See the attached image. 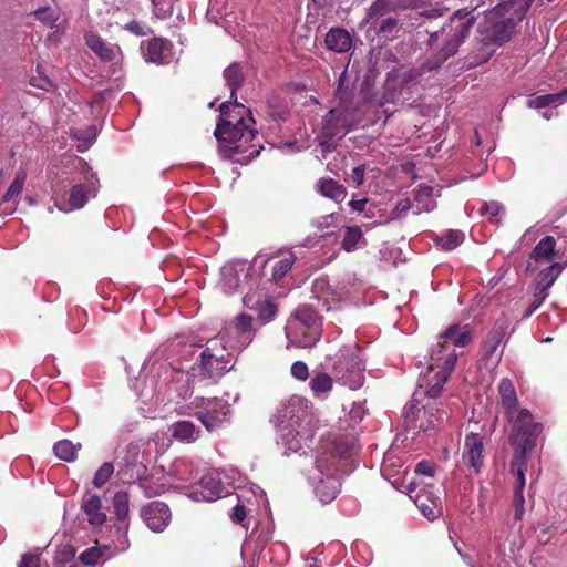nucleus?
I'll return each mask as SVG.
<instances>
[{
  "label": "nucleus",
  "instance_id": "18",
  "mask_svg": "<svg viewBox=\"0 0 567 567\" xmlns=\"http://www.w3.org/2000/svg\"><path fill=\"white\" fill-rule=\"evenodd\" d=\"M96 183L97 178L94 174L85 175L83 179L72 186L68 207H59V209L66 213L82 208L89 200L90 195H94Z\"/></svg>",
  "mask_w": 567,
  "mask_h": 567
},
{
  "label": "nucleus",
  "instance_id": "46",
  "mask_svg": "<svg viewBox=\"0 0 567 567\" xmlns=\"http://www.w3.org/2000/svg\"><path fill=\"white\" fill-rule=\"evenodd\" d=\"M505 208L504 206L498 202H488L484 203L482 207L480 208L481 215L488 216L491 221L497 223L498 220L494 219L497 216L504 214Z\"/></svg>",
  "mask_w": 567,
  "mask_h": 567
},
{
  "label": "nucleus",
  "instance_id": "40",
  "mask_svg": "<svg viewBox=\"0 0 567 567\" xmlns=\"http://www.w3.org/2000/svg\"><path fill=\"white\" fill-rule=\"evenodd\" d=\"M464 240V234L461 230H449L445 235L436 239V244L444 250H452Z\"/></svg>",
  "mask_w": 567,
  "mask_h": 567
},
{
  "label": "nucleus",
  "instance_id": "63",
  "mask_svg": "<svg viewBox=\"0 0 567 567\" xmlns=\"http://www.w3.org/2000/svg\"><path fill=\"white\" fill-rule=\"evenodd\" d=\"M367 199L351 200L350 205L354 210L362 212L365 207Z\"/></svg>",
  "mask_w": 567,
  "mask_h": 567
},
{
  "label": "nucleus",
  "instance_id": "50",
  "mask_svg": "<svg viewBox=\"0 0 567 567\" xmlns=\"http://www.w3.org/2000/svg\"><path fill=\"white\" fill-rule=\"evenodd\" d=\"M411 208H414V205L411 204L409 198L400 199L391 212V218H402Z\"/></svg>",
  "mask_w": 567,
  "mask_h": 567
},
{
  "label": "nucleus",
  "instance_id": "17",
  "mask_svg": "<svg viewBox=\"0 0 567 567\" xmlns=\"http://www.w3.org/2000/svg\"><path fill=\"white\" fill-rule=\"evenodd\" d=\"M141 517L153 532H163L171 522V511L165 503L151 502L141 509Z\"/></svg>",
  "mask_w": 567,
  "mask_h": 567
},
{
  "label": "nucleus",
  "instance_id": "54",
  "mask_svg": "<svg viewBox=\"0 0 567 567\" xmlns=\"http://www.w3.org/2000/svg\"><path fill=\"white\" fill-rule=\"evenodd\" d=\"M155 14L163 19L171 13V2L167 0H152Z\"/></svg>",
  "mask_w": 567,
  "mask_h": 567
},
{
  "label": "nucleus",
  "instance_id": "45",
  "mask_svg": "<svg viewBox=\"0 0 567 567\" xmlns=\"http://www.w3.org/2000/svg\"><path fill=\"white\" fill-rule=\"evenodd\" d=\"M34 16L48 27L53 28L59 19V11L49 7H44L34 11Z\"/></svg>",
  "mask_w": 567,
  "mask_h": 567
},
{
  "label": "nucleus",
  "instance_id": "29",
  "mask_svg": "<svg viewBox=\"0 0 567 567\" xmlns=\"http://www.w3.org/2000/svg\"><path fill=\"white\" fill-rule=\"evenodd\" d=\"M556 240L553 236H545L532 250L529 259L536 262H551L555 256Z\"/></svg>",
  "mask_w": 567,
  "mask_h": 567
},
{
  "label": "nucleus",
  "instance_id": "56",
  "mask_svg": "<svg viewBox=\"0 0 567 567\" xmlns=\"http://www.w3.org/2000/svg\"><path fill=\"white\" fill-rule=\"evenodd\" d=\"M415 473L426 475V476H433L434 466L430 462L422 461V462L417 463V465L415 466Z\"/></svg>",
  "mask_w": 567,
  "mask_h": 567
},
{
  "label": "nucleus",
  "instance_id": "25",
  "mask_svg": "<svg viewBox=\"0 0 567 567\" xmlns=\"http://www.w3.org/2000/svg\"><path fill=\"white\" fill-rule=\"evenodd\" d=\"M84 38L87 47L103 61H113L120 52L117 45L106 43L94 32H86Z\"/></svg>",
  "mask_w": 567,
  "mask_h": 567
},
{
  "label": "nucleus",
  "instance_id": "43",
  "mask_svg": "<svg viewBox=\"0 0 567 567\" xmlns=\"http://www.w3.org/2000/svg\"><path fill=\"white\" fill-rule=\"evenodd\" d=\"M115 465L111 462L103 463L96 471L93 485L97 488L102 487L114 473Z\"/></svg>",
  "mask_w": 567,
  "mask_h": 567
},
{
  "label": "nucleus",
  "instance_id": "32",
  "mask_svg": "<svg viewBox=\"0 0 567 567\" xmlns=\"http://www.w3.org/2000/svg\"><path fill=\"white\" fill-rule=\"evenodd\" d=\"M435 207L436 202L433 198L432 188L419 185L414 190V214L429 213Z\"/></svg>",
  "mask_w": 567,
  "mask_h": 567
},
{
  "label": "nucleus",
  "instance_id": "20",
  "mask_svg": "<svg viewBox=\"0 0 567 567\" xmlns=\"http://www.w3.org/2000/svg\"><path fill=\"white\" fill-rule=\"evenodd\" d=\"M413 79L412 72L409 73H399L391 72L388 74L385 83H384V95L380 100L379 104L383 105L385 103H398L400 101V96L402 91L411 80Z\"/></svg>",
  "mask_w": 567,
  "mask_h": 567
},
{
  "label": "nucleus",
  "instance_id": "41",
  "mask_svg": "<svg viewBox=\"0 0 567 567\" xmlns=\"http://www.w3.org/2000/svg\"><path fill=\"white\" fill-rule=\"evenodd\" d=\"M561 271L563 266L560 264H551L549 267L539 272V286H544V288H549L555 282V280L557 279Z\"/></svg>",
  "mask_w": 567,
  "mask_h": 567
},
{
  "label": "nucleus",
  "instance_id": "35",
  "mask_svg": "<svg viewBox=\"0 0 567 567\" xmlns=\"http://www.w3.org/2000/svg\"><path fill=\"white\" fill-rule=\"evenodd\" d=\"M278 257L280 259L272 266V279L275 281L281 280L296 261V256L290 250L280 252Z\"/></svg>",
  "mask_w": 567,
  "mask_h": 567
},
{
  "label": "nucleus",
  "instance_id": "26",
  "mask_svg": "<svg viewBox=\"0 0 567 567\" xmlns=\"http://www.w3.org/2000/svg\"><path fill=\"white\" fill-rule=\"evenodd\" d=\"M171 433L178 441L192 443L199 437L200 430L193 422L182 420L171 425Z\"/></svg>",
  "mask_w": 567,
  "mask_h": 567
},
{
  "label": "nucleus",
  "instance_id": "61",
  "mask_svg": "<svg viewBox=\"0 0 567 567\" xmlns=\"http://www.w3.org/2000/svg\"><path fill=\"white\" fill-rule=\"evenodd\" d=\"M547 290L548 288H544V286H539V282L537 284L535 297L537 298V301H540V303L546 299L547 297Z\"/></svg>",
  "mask_w": 567,
  "mask_h": 567
},
{
  "label": "nucleus",
  "instance_id": "38",
  "mask_svg": "<svg viewBox=\"0 0 567 567\" xmlns=\"http://www.w3.org/2000/svg\"><path fill=\"white\" fill-rule=\"evenodd\" d=\"M165 43L161 39H152L147 42L146 48L142 47L143 55L146 61L152 63H163Z\"/></svg>",
  "mask_w": 567,
  "mask_h": 567
},
{
  "label": "nucleus",
  "instance_id": "7",
  "mask_svg": "<svg viewBox=\"0 0 567 567\" xmlns=\"http://www.w3.org/2000/svg\"><path fill=\"white\" fill-rule=\"evenodd\" d=\"M355 85L350 81L347 70L341 72L336 91L337 105L322 120V134L331 140L343 136L351 122V115L358 109L359 103L354 96Z\"/></svg>",
  "mask_w": 567,
  "mask_h": 567
},
{
  "label": "nucleus",
  "instance_id": "10",
  "mask_svg": "<svg viewBox=\"0 0 567 567\" xmlns=\"http://www.w3.org/2000/svg\"><path fill=\"white\" fill-rule=\"evenodd\" d=\"M194 415L208 432L221 427L229 421L230 409L226 401L218 398H195L192 402Z\"/></svg>",
  "mask_w": 567,
  "mask_h": 567
},
{
  "label": "nucleus",
  "instance_id": "59",
  "mask_svg": "<svg viewBox=\"0 0 567 567\" xmlns=\"http://www.w3.org/2000/svg\"><path fill=\"white\" fill-rule=\"evenodd\" d=\"M39 557L37 555H25L22 557V560L19 567H39Z\"/></svg>",
  "mask_w": 567,
  "mask_h": 567
},
{
  "label": "nucleus",
  "instance_id": "21",
  "mask_svg": "<svg viewBox=\"0 0 567 567\" xmlns=\"http://www.w3.org/2000/svg\"><path fill=\"white\" fill-rule=\"evenodd\" d=\"M312 296L322 301L326 310H330L332 305L339 302L344 297L343 288L332 287L326 278H318L312 284Z\"/></svg>",
  "mask_w": 567,
  "mask_h": 567
},
{
  "label": "nucleus",
  "instance_id": "3",
  "mask_svg": "<svg viewBox=\"0 0 567 567\" xmlns=\"http://www.w3.org/2000/svg\"><path fill=\"white\" fill-rule=\"evenodd\" d=\"M249 123H254L250 111L237 100L220 104L214 135L228 157L246 154L245 158L250 159L259 154L257 145L252 144L258 132L250 128Z\"/></svg>",
  "mask_w": 567,
  "mask_h": 567
},
{
  "label": "nucleus",
  "instance_id": "22",
  "mask_svg": "<svg viewBox=\"0 0 567 567\" xmlns=\"http://www.w3.org/2000/svg\"><path fill=\"white\" fill-rule=\"evenodd\" d=\"M81 511L86 520L93 527L102 526L106 520V514L102 508L101 498L91 492H86L81 502Z\"/></svg>",
  "mask_w": 567,
  "mask_h": 567
},
{
  "label": "nucleus",
  "instance_id": "27",
  "mask_svg": "<svg viewBox=\"0 0 567 567\" xmlns=\"http://www.w3.org/2000/svg\"><path fill=\"white\" fill-rule=\"evenodd\" d=\"M317 192L336 203H341L347 195L346 188L332 178H321L316 184Z\"/></svg>",
  "mask_w": 567,
  "mask_h": 567
},
{
  "label": "nucleus",
  "instance_id": "1",
  "mask_svg": "<svg viewBox=\"0 0 567 567\" xmlns=\"http://www.w3.org/2000/svg\"><path fill=\"white\" fill-rule=\"evenodd\" d=\"M498 392L506 416L511 423L509 442L514 449L511 471L515 475L514 507L515 519L520 520L524 515L525 471L527 468V454L535 447L536 439L543 431L542 423L534 422L530 412L517 406L515 388L511 380L502 379Z\"/></svg>",
  "mask_w": 567,
  "mask_h": 567
},
{
  "label": "nucleus",
  "instance_id": "39",
  "mask_svg": "<svg viewBox=\"0 0 567 567\" xmlns=\"http://www.w3.org/2000/svg\"><path fill=\"white\" fill-rule=\"evenodd\" d=\"M113 507L118 520H126L130 514L128 495L126 492L118 491L113 497Z\"/></svg>",
  "mask_w": 567,
  "mask_h": 567
},
{
  "label": "nucleus",
  "instance_id": "42",
  "mask_svg": "<svg viewBox=\"0 0 567 567\" xmlns=\"http://www.w3.org/2000/svg\"><path fill=\"white\" fill-rule=\"evenodd\" d=\"M566 101H567V90H563L561 92H559L557 94H547V95L537 96L536 99H534L529 102V105L534 106L536 109H542L551 103L566 102Z\"/></svg>",
  "mask_w": 567,
  "mask_h": 567
},
{
  "label": "nucleus",
  "instance_id": "24",
  "mask_svg": "<svg viewBox=\"0 0 567 567\" xmlns=\"http://www.w3.org/2000/svg\"><path fill=\"white\" fill-rule=\"evenodd\" d=\"M437 339L449 346L450 349L465 347L472 341V330L466 324H452Z\"/></svg>",
  "mask_w": 567,
  "mask_h": 567
},
{
  "label": "nucleus",
  "instance_id": "14",
  "mask_svg": "<svg viewBox=\"0 0 567 567\" xmlns=\"http://www.w3.org/2000/svg\"><path fill=\"white\" fill-rule=\"evenodd\" d=\"M254 318L246 313H240L225 328V336L231 350L246 348L254 339L255 328Z\"/></svg>",
  "mask_w": 567,
  "mask_h": 567
},
{
  "label": "nucleus",
  "instance_id": "48",
  "mask_svg": "<svg viewBox=\"0 0 567 567\" xmlns=\"http://www.w3.org/2000/svg\"><path fill=\"white\" fill-rule=\"evenodd\" d=\"M361 238V230L359 228H347L342 240V247L347 251H351L355 248L359 239Z\"/></svg>",
  "mask_w": 567,
  "mask_h": 567
},
{
  "label": "nucleus",
  "instance_id": "31",
  "mask_svg": "<svg viewBox=\"0 0 567 567\" xmlns=\"http://www.w3.org/2000/svg\"><path fill=\"white\" fill-rule=\"evenodd\" d=\"M327 48L334 52H346L351 48V37L343 29H331L326 35Z\"/></svg>",
  "mask_w": 567,
  "mask_h": 567
},
{
  "label": "nucleus",
  "instance_id": "2",
  "mask_svg": "<svg viewBox=\"0 0 567 567\" xmlns=\"http://www.w3.org/2000/svg\"><path fill=\"white\" fill-rule=\"evenodd\" d=\"M457 355L455 349H450L440 339L430 350L427 370L420 375L411 404L406 408L411 411L416 405H422L419 429L423 432H431L449 420L444 404L436 400L441 396L443 386L455 367Z\"/></svg>",
  "mask_w": 567,
  "mask_h": 567
},
{
  "label": "nucleus",
  "instance_id": "44",
  "mask_svg": "<svg viewBox=\"0 0 567 567\" xmlns=\"http://www.w3.org/2000/svg\"><path fill=\"white\" fill-rule=\"evenodd\" d=\"M24 182H25V173L19 172L16 175L11 185L9 186L7 193L4 194L3 199L6 202H10V200H13L14 198H17L22 192Z\"/></svg>",
  "mask_w": 567,
  "mask_h": 567
},
{
  "label": "nucleus",
  "instance_id": "34",
  "mask_svg": "<svg viewBox=\"0 0 567 567\" xmlns=\"http://www.w3.org/2000/svg\"><path fill=\"white\" fill-rule=\"evenodd\" d=\"M224 79L227 86L230 89V100H237L236 91L241 86L245 80L241 68L236 63L230 64L224 71Z\"/></svg>",
  "mask_w": 567,
  "mask_h": 567
},
{
  "label": "nucleus",
  "instance_id": "37",
  "mask_svg": "<svg viewBox=\"0 0 567 567\" xmlns=\"http://www.w3.org/2000/svg\"><path fill=\"white\" fill-rule=\"evenodd\" d=\"M332 378L327 373H318L310 381V388L319 399H326L332 389Z\"/></svg>",
  "mask_w": 567,
  "mask_h": 567
},
{
  "label": "nucleus",
  "instance_id": "36",
  "mask_svg": "<svg viewBox=\"0 0 567 567\" xmlns=\"http://www.w3.org/2000/svg\"><path fill=\"white\" fill-rule=\"evenodd\" d=\"M81 444H74L69 440H61L53 446L54 454L62 461L73 462L76 458Z\"/></svg>",
  "mask_w": 567,
  "mask_h": 567
},
{
  "label": "nucleus",
  "instance_id": "52",
  "mask_svg": "<svg viewBox=\"0 0 567 567\" xmlns=\"http://www.w3.org/2000/svg\"><path fill=\"white\" fill-rule=\"evenodd\" d=\"M291 375L299 381H306L309 377L307 364L301 361H296L291 365Z\"/></svg>",
  "mask_w": 567,
  "mask_h": 567
},
{
  "label": "nucleus",
  "instance_id": "57",
  "mask_svg": "<svg viewBox=\"0 0 567 567\" xmlns=\"http://www.w3.org/2000/svg\"><path fill=\"white\" fill-rule=\"evenodd\" d=\"M125 30L130 31L135 35H145L146 27L141 24L140 22L132 21L125 25Z\"/></svg>",
  "mask_w": 567,
  "mask_h": 567
},
{
  "label": "nucleus",
  "instance_id": "16",
  "mask_svg": "<svg viewBox=\"0 0 567 567\" xmlns=\"http://www.w3.org/2000/svg\"><path fill=\"white\" fill-rule=\"evenodd\" d=\"M462 464L470 470L471 473L477 474L484 464V441L476 433H470L465 436Z\"/></svg>",
  "mask_w": 567,
  "mask_h": 567
},
{
  "label": "nucleus",
  "instance_id": "30",
  "mask_svg": "<svg viewBox=\"0 0 567 567\" xmlns=\"http://www.w3.org/2000/svg\"><path fill=\"white\" fill-rule=\"evenodd\" d=\"M477 48L467 55L466 64L468 68H475L487 62L492 55L494 54L493 42H485L481 40V35L478 34Z\"/></svg>",
  "mask_w": 567,
  "mask_h": 567
},
{
  "label": "nucleus",
  "instance_id": "9",
  "mask_svg": "<svg viewBox=\"0 0 567 567\" xmlns=\"http://www.w3.org/2000/svg\"><path fill=\"white\" fill-rule=\"evenodd\" d=\"M363 370L360 348L357 344L346 346L337 352L333 373L342 384L352 390L361 388L364 380Z\"/></svg>",
  "mask_w": 567,
  "mask_h": 567
},
{
  "label": "nucleus",
  "instance_id": "15",
  "mask_svg": "<svg viewBox=\"0 0 567 567\" xmlns=\"http://www.w3.org/2000/svg\"><path fill=\"white\" fill-rule=\"evenodd\" d=\"M416 484L414 482L410 483V493H414V495H410V497L414 501V504L421 511L424 517L429 520H434L437 518L442 512L440 497L433 492L432 488H429L426 485L416 491Z\"/></svg>",
  "mask_w": 567,
  "mask_h": 567
},
{
  "label": "nucleus",
  "instance_id": "12",
  "mask_svg": "<svg viewBox=\"0 0 567 567\" xmlns=\"http://www.w3.org/2000/svg\"><path fill=\"white\" fill-rule=\"evenodd\" d=\"M114 462L118 476L125 482L142 480L146 474L142 444L138 442H131L118 450Z\"/></svg>",
  "mask_w": 567,
  "mask_h": 567
},
{
  "label": "nucleus",
  "instance_id": "23",
  "mask_svg": "<svg viewBox=\"0 0 567 567\" xmlns=\"http://www.w3.org/2000/svg\"><path fill=\"white\" fill-rule=\"evenodd\" d=\"M412 4L408 0H374L367 11V22L374 23L381 17L398 10H404ZM416 7V4H413Z\"/></svg>",
  "mask_w": 567,
  "mask_h": 567
},
{
  "label": "nucleus",
  "instance_id": "5",
  "mask_svg": "<svg viewBox=\"0 0 567 567\" xmlns=\"http://www.w3.org/2000/svg\"><path fill=\"white\" fill-rule=\"evenodd\" d=\"M530 0H505L487 11L478 24L481 40L502 45L515 32L516 25L523 20L530 7Z\"/></svg>",
  "mask_w": 567,
  "mask_h": 567
},
{
  "label": "nucleus",
  "instance_id": "33",
  "mask_svg": "<svg viewBox=\"0 0 567 567\" xmlns=\"http://www.w3.org/2000/svg\"><path fill=\"white\" fill-rule=\"evenodd\" d=\"M219 286L227 295L234 293L239 286V272L234 264H227L220 269Z\"/></svg>",
  "mask_w": 567,
  "mask_h": 567
},
{
  "label": "nucleus",
  "instance_id": "49",
  "mask_svg": "<svg viewBox=\"0 0 567 567\" xmlns=\"http://www.w3.org/2000/svg\"><path fill=\"white\" fill-rule=\"evenodd\" d=\"M75 556V549L71 545H62L55 551V563L59 565H65L71 561Z\"/></svg>",
  "mask_w": 567,
  "mask_h": 567
},
{
  "label": "nucleus",
  "instance_id": "53",
  "mask_svg": "<svg viewBox=\"0 0 567 567\" xmlns=\"http://www.w3.org/2000/svg\"><path fill=\"white\" fill-rule=\"evenodd\" d=\"M258 315L265 323L275 317L276 307L271 302H262L259 305Z\"/></svg>",
  "mask_w": 567,
  "mask_h": 567
},
{
  "label": "nucleus",
  "instance_id": "47",
  "mask_svg": "<svg viewBox=\"0 0 567 567\" xmlns=\"http://www.w3.org/2000/svg\"><path fill=\"white\" fill-rule=\"evenodd\" d=\"M228 349H231L228 343V338L225 339V336L219 334L217 338L208 341V346L203 352H210L212 354H224L223 351Z\"/></svg>",
  "mask_w": 567,
  "mask_h": 567
},
{
  "label": "nucleus",
  "instance_id": "62",
  "mask_svg": "<svg viewBox=\"0 0 567 567\" xmlns=\"http://www.w3.org/2000/svg\"><path fill=\"white\" fill-rule=\"evenodd\" d=\"M185 463L179 461L174 464V471L179 476L181 480H188V477L184 474L183 468Z\"/></svg>",
  "mask_w": 567,
  "mask_h": 567
},
{
  "label": "nucleus",
  "instance_id": "58",
  "mask_svg": "<svg viewBox=\"0 0 567 567\" xmlns=\"http://www.w3.org/2000/svg\"><path fill=\"white\" fill-rule=\"evenodd\" d=\"M351 181L355 186H360L364 181V166H357L352 169Z\"/></svg>",
  "mask_w": 567,
  "mask_h": 567
},
{
  "label": "nucleus",
  "instance_id": "60",
  "mask_svg": "<svg viewBox=\"0 0 567 567\" xmlns=\"http://www.w3.org/2000/svg\"><path fill=\"white\" fill-rule=\"evenodd\" d=\"M246 518V511L243 505H236L233 508L231 519L236 523H241Z\"/></svg>",
  "mask_w": 567,
  "mask_h": 567
},
{
  "label": "nucleus",
  "instance_id": "51",
  "mask_svg": "<svg viewBox=\"0 0 567 567\" xmlns=\"http://www.w3.org/2000/svg\"><path fill=\"white\" fill-rule=\"evenodd\" d=\"M101 555H102V550L100 548L92 547L90 549L84 550L80 555V560L84 565H94V564L97 563V560L100 559Z\"/></svg>",
  "mask_w": 567,
  "mask_h": 567
},
{
  "label": "nucleus",
  "instance_id": "64",
  "mask_svg": "<svg viewBox=\"0 0 567 567\" xmlns=\"http://www.w3.org/2000/svg\"><path fill=\"white\" fill-rule=\"evenodd\" d=\"M332 214L331 215H328V216H324V217H321L320 219H318L317 221H315V226L318 228V229H323L326 227H328V219L329 218H332Z\"/></svg>",
  "mask_w": 567,
  "mask_h": 567
},
{
  "label": "nucleus",
  "instance_id": "8",
  "mask_svg": "<svg viewBox=\"0 0 567 567\" xmlns=\"http://www.w3.org/2000/svg\"><path fill=\"white\" fill-rule=\"evenodd\" d=\"M337 461L333 451H322L316 456L312 468L308 470V477L322 503L334 499L340 491V481L336 474Z\"/></svg>",
  "mask_w": 567,
  "mask_h": 567
},
{
  "label": "nucleus",
  "instance_id": "11",
  "mask_svg": "<svg viewBox=\"0 0 567 567\" xmlns=\"http://www.w3.org/2000/svg\"><path fill=\"white\" fill-rule=\"evenodd\" d=\"M288 328L293 330L296 334H302L299 346L303 348L315 346L321 337L320 318L312 307L308 305L299 306L295 310Z\"/></svg>",
  "mask_w": 567,
  "mask_h": 567
},
{
  "label": "nucleus",
  "instance_id": "55",
  "mask_svg": "<svg viewBox=\"0 0 567 567\" xmlns=\"http://www.w3.org/2000/svg\"><path fill=\"white\" fill-rule=\"evenodd\" d=\"M398 27V19L394 17H389L384 19L380 27L379 32L382 34H391Z\"/></svg>",
  "mask_w": 567,
  "mask_h": 567
},
{
  "label": "nucleus",
  "instance_id": "4",
  "mask_svg": "<svg viewBox=\"0 0 567 567\" xmlns=\"http://www.w3.org/2000/svg\"><path fill=\"white\" fill-rule=\"evenodd\" d=\"M276 422L284 425L281 442L285 453H297L309 447L317 429V420L311 403L299 395L282 401L275 413Z\"/></svg>",
  "mask_w": 567,
  "mask_h": 567
},
{
  "label": "nucleus",
  "instance_id": "13",
  "mask_svg": "<svg viewBox=\"0 0 567 567\" xmlns=\"http://www.w3.org/2000/svg\"><path fill=\"white\" fill-rule=\"evenodd\" d=\"M229 360H225V354H212L202 352L200 360L196 362L189 371L192 382L209 381L216 382L228 370Z\"/></svg>",
  "mask_w": 567,
  "mask_h": 567
},
{
  "label": "nucleus",
  "instance_id": "6",
  "mask_svg": "<svg viewBox=\"0 0 567 567\" xmlns=\"http://www.w3.org/2000/svg\"><path fill=\"white\" fill-rule=\"evenodd\" d=\"M474 21L471 12L457 10L440 30L431 33L427 43L435 49V53L424 68L429 71L437 69L453 56L468 35Z\"/></svg>",
  "mask_w": 567,
  "mask_h": 567
},
{
  "label": "nucleus",
  "instance_id": "19",
  "mask_svg": "<svg viewBox=\"0 0 567 567\" xmlns=\"http://www.w3.org/2000/svg\"><path fill=\"white\" fill-rule=\"evenodd\" d=\"M198 485L199 489L193 493L196 501L210 502L228 495V492L220 481L219 474L216 472H208L203 475Z\"/></svg>",
  "mask_w": 567,
  "mask_h": 567
},
{
  "label": "nucleus",
  "instance_id": "28",
  "mask_svg": "<svg viewBox=\"0 0 567 567\" xmlns=\"http://www.w3.org/2000/svg\"><path fill=\"white\" fill-rule=\"evenodd\" d=\"M508 324L507 320H503L488 333L483 344L484 358L489 359L495 353L506 334Z\"/></svg>",
  "mask_w": 567,
  "mask_h": 567
}]
</instances>
